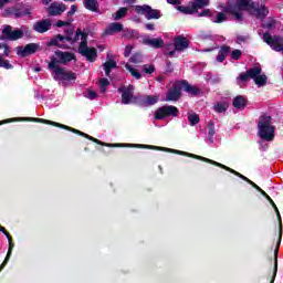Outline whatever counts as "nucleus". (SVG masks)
<instances>
[{
	"label": "nucleus",
	"mask_w": 283,
	"mask_h": 283,
	"mask_svg": "<svg viewBox=\"0 0 283 283\" xmlns=\"http://www.w3.org/2000/svg\"><path fill=\"white\" fill-rule=\"evenodd\" d=\"M33 30L34 32H39V34H45L49 30H52V20L50 19H44L36 21L33 24Z\"/></svg>",
	"instance_id": "nucleus-17"
},
{
	"label": "nucleus",
	"mask_w": 283,
	"mask_h": 283,
	"mask_svg": "<svg viewBox=\"0 0 283 283\" xmlns=\"http://www.w3.org/2000/svg\"><path fill=\"white\" fill-rule=\"evenodd\" d=\"M20 9L22 10L23 17H32V6L22 4Z\"/></svg>",
	"instance_id": "nucleus-41"
},
{
	"label": "nucleus",
	"mask_w": 283,
	"mask_h": 283,
	"mask_svg": "<svg viewBox=\"0 0 283 283\" xmlns=\"http://www.w3.org/2000/svg\"><path fill=\"white\" fill-rule=\"evenodd\" d=\"M83 6L86 10H90V12H98V1L96 0H84Z\"/></svg>",
	"instance_id": "nucleus-27"
},
{
	"label": "nucleus",
	"mask_w": 283,
	"mask_h": 283,
	"mask_svg": "<svg viewBox=\"0 0 283 283\" xmlns=\"http://www.w3.org/2000/svg\"><path fill=\"white\" fill-rule=\"evenodd\" d=\"M207 6H209V0H195L189 6H178L177 10L182 12V14H196L202 8H207Z\"/></svg>",
	"instance_id": "nucleus-5"
},
{
	"label": "nucleus",
	"mask_w": 283,
	"mask_h": 283,
	"mask_svg": "<svg viewBox=\"0 0 283 283\" xmlns=\"http://www.w3.org/2000/svg\"><path fill=\"white\" fill-rule=\"evenodd\" d=\"M126 70H128V72H130L132 76H134L135 78L140 80L142 78V74L140 72H138V70L132 67V65L126 64Z\"/></svg>",
	"instance_id": "nucleus-40"
},
{
	"label": "nucleus",
	"mask_w": 283,
	"mask_h": 283,
	"mask_svg": "<svg viewBox=\"0 0 283 283\" xmlns=\"http://www.w3.org/2000/svg\"><path fill=\"white\" fill-rule=\"evenodd\" d=\"M174 48L177 52H185L189 48V40L185 35L174 38Z\"/></svg>",
	"instance_id": "nucleus-19"
},
{
	"label": "nucleus",
	"mask_w": 283,
	"mask_h": 283,
	"mask_svg": "<svg viewBox=\"0 0 283 283\" xmlns=\"http://www.w3.org/2000/svg\"><path fill=\"white\" fill-rule=\"evenodd\" d=\"M164 151H169L170 154H177L178 156H187V158H189V154H190L187 151L176 150V149H171V148H164Z\"/></svg>",
	"instance_id": "nucleus-45"
},
{
	"label": "nucleus",
	"mask_w": 283,
	"mask_h": 283,
	"mask_svg": "<svg viewBox=\"0 0 283 283\" xmlns=\"http://www.w3.org/2000/svg\"><path fill=\"white\" fill-rule=\"evenodd\" d=\"M85 97L90 98V101H95V98H98V93H96V91L88 90Z\"/></svg>",
	"instance_id": "nucleus-50"
},
{
	"label": "nucleus",
	"mask_w": 283,
	"mask_h": 283,
	"mask_svg": "<svg viewBox=\"0 0 283 283\" xmlns=\"http://www.w3.org/2000/svg\"><path fill=\"white\" fill-rule=\"evenodd\" d=\"M180 114V111L178 107L174 105H165L155 112V118L156 120H165V118H169L170 116L176 117Z\"/></svg>",
	"instance_id": "nucleus-7"
},
{
	"label": "nucleus",
	"mask_w": 283,
	"mask_h": 283,
	"mask_svg": "<svg viewBox=\"0 0 283 283\" xmlns=\"http://www.w3.org/2000/svg\"><path fill=\"white\" fill-rule=\"evenodd\" d=\"M229 52H231V46L222 45L217 55L218 63H224V59L229 56Z\"/></svg>",
	"instance_id": "nucleus-25"
},
{
	"label": "nucleus",
	"mask_w": 283,
	"mask_h": 283,
	"mask_svg": "<svg viewBox=\"0 0 283 283\" xmlns=\"http://www.w3.org/2000/svg\"><path fill=\"white\" fill-rule=\"evenodd\" d=\"M48 69L53 72L54 81H64L65 83L70 81L76 80V73L66 70L65 67H61L60 65H56V57L51 56V63H49Z\"/></svg>",
	"instance_id": "nucleus-4"
},
{
	"label": "nucleus",
	"mask_w": 283,
	"mask_h": 283,
	"mask_svg": "<svg viewBox=\"0 0 283 283\" xmlns=\"http://www.w3.org/2000/svg\"><path fill=\"white\" fill-rule=\"evenodd\" d=\"M226 14L234 17L235 21H242V12H250L255 19L264 21L269 17V8L266 4L261 3L260 7L253 0H228L227 6L223 9Z\"/></svg>",
	"instance_id": "nucleus-1"
},
{
	"label": "nucleus",
	"mask_w": 283,
	"mask_h": 283,
	"mask_svg": "<svg viewBox=\"0 0 283 283\" xmlns=\"http://www.w3.org/2000/svg\"><path fill=\"white\" fill-rule=\"evenodd\" d=\"M99 143H95L96 145H101L102 147H136L137 149H155L156 151H165V147L160 146H151L145 144H108L104 143L101 139H97Z\"/></svg>",
	"instance_id": "nucleus-8"
},
{
	"label": "nucleus",
	"mask_w": 283,
	"mask_h": 283,
	"mask_svg": "<svg viewBox=\"0 0 283 283\" xmlns=\"http://www.w3.org/2000/svg\"><path fill=\"white\" fill-rule=\"evenodd\" d=\"M74 21V18H69L67 21L59 20L55 25L56 28H64L67 25H72V22Z\"/></svg>",
	"instance_id": "nucleus-43"
},
{
	"label": "nucleus",
	"mask_w": 283,
	"mask_h": 283,
	"mask_svg": "<svg viewBox=\"0 0 283 283\" xmlns=\"http://www.w3.org/2000/svg\"><path fill=\"white\" fill-rule=\"evenodd\" d=\"M126 39H138V31L136 30H127L124 34Z\"/></svg>",
	"instance_id": "nucleus-47"
},
{
	"label": "nucleus",
	"mask_w": 283,
	"mask_h": 283,
	"mask_svg": "<svg viewBox=\"0 0 283 283\" xmlns=\"http://www.w3.org/2000/svg\"><path fill=\"white\" fill-rule=\"evenodd\" d=\"M179 83L181 85V90L187 94H190V96H200V87L189 84L187 80H181Z\"/></svg>",
	"instance_id": "nucleus-20"
},
{
	"label": "nucleus",
	"mask_w": 283,
	"mask_h": 283,
	"mask_svg": "<svg viewBox=\"0 0 283 283\" xmlns=\"http://www.w3.org/2000/svg\"><path fill=\"white\" fill-rule=\"evenodd\" d=\"M3 54H0V56H10V54H12V49L10 48V45H8L7 43L3 44Z\"/></svg>",
	"instance_id": "nucleus-52"
},
{
	"label": "nucleus",
	"mask_w": 283,
	"mask_h": 283,
	"mask_svg": "<svg viewBox=\"0 0 283 283\" xmlns=\"http://www.w3.org/2000/svg\"><path fill=\"white\" fill-rule=\"evenodd\" d=\"M211 9H205L203 11L198 13V17H212Z\"/></svg>",
	"instance_id": "nucleus-56"
},
{
	"label": "nucleus",
	"mask_w": 283,
	"mask_h": 283,
	"mask_svg": "<svg viewBox=\"0 0 283 283\" xmlns=\"http://www.w3.org/2000/svg\"><path fill=\"white\" fill-rule=\"evenodd\" d=\"M223 21H227V15L223 12H218L214 23H223Z\"/></svg>",
	"instance_id": "nucleus-51"
},
{
	"label": "nucleus",
	"mask_w": 283,
	"mask_h": 283,
	"mask_svg": "<svg viewBox=\"0 0 283 283\" xmlns=\"http://www.w3.org/2000/svg\"><path fill=\"white\" fill-rule=\"evenodd\" d=\"M49 48L55 46V48H64L63 44L59 43V39L56 35L48 42Z\"/></svg>",
	"instance_id": "nucleus-48"
},
{
	"label": "nucleus",
	"mask_w": 283,
	"mask_h": 283,
	"mask_svg": "<svg viewBox=\"0 0 283 283\" xmlns=\"http://www.w3.org/2000/svg\"><path fill=\"white\" fill-rule=\"evenodd\" d=\"M0 67L4 70H14V66L10 63V60L3 59V55H0Z\"/></svg>",
	"instance_id": "nucleus-38"
},
{
	"label": "nucleus",
	"mask_w": 283,
	"mask_h": 283,
	"mask_svg": "<svg viewBox=\"0 0 283 283\" xmlns=\"http://www.w3.org/2000/svg\"><path fill=\"white\" fill-rule=\"evenodd\" d=\"M213 136H216V123L213 120L208 122V140L213 143Z\"/></svg>",
	"instance_id": "nucleus-32"
},
{
	"label": "nucleus",
	"mask_w": 283,
	"mask_h": 283,
	"mask_svg": "<svg viewBox=\"0 0 283 283\" xmlns=\"http://www.w3.org/2000/svg\"><path fill=\"white\" fill-rule=\"evenodd\" d=\"M143 72H145V74H154L156 72V66L154 64H150V65L145 64L143 66Z\"/></svg>",
	"instance_id": "nucleus-46"
},
{
	"label": "nucleus",
	"mask_w": 283,
	"mask_h": 283,
	"mask_svg": "<svg viewBox=\"0 0 283 283\" xmlns=\"http://www.w3.org/2000/svg\"><path fill=\"white\" fill-rule=\"evenodd\" d=\"M258 136L261 140H271L275 139V127L273 126V117L269 115H261L258 123Z\"/></svg>",
	"instance_id": "nucleus-2"
},
{
	"label": "nucleus",
	"mask_w": 283,
	"mask_h": 283,
	"mask_svg": "<svg viewBox=\"0 0 283 283\" xmlns=\"http://www.w3.org/2000/svg\"><path fill=\"white\" fill-rule=\"evenodd\" d=\"M8 242H9V249H8V252H7V255L3 260V262L0 265V272H2L3 269H6V266L8 265V262H10V258H12V251L14 249V241L12 239H10Z\"/></svg>",
	"instance_id": "nucleus-24"
},
{
	"label": "nucleus",
	"mask_w": 283,
	"mask_h": 283,
	"mask_svg": "<svg viewBox=\"0 0 283 283\" xmlns=\"http://www.w3.org/2000/svg\"><path fill=\"white\" fill-rule=\"evenodd\" d=\"M64 32L66 33L65 36H70L71 39H74V28L65 29Z\"/></svg>",
	"instance_id": "nucleus-60"
},
{
	"label": "nucleus",
	"mask_w": 283,
	"mask_h": 283,
	"mask_svg": "<svg viewBox=\"0 0 283 283\" xmlns=\"http://www.w3.org/2000/svg\"><path fill=\"white\" fill-rule=\"evenodd\" d=\"M229 109V104L227 103H217V105L214 106V112H217V114H224V112H227Z\"/></svg>",
	"instance_id": "nucleus-35"
},
{
	"label": "nucleus",
	"mask_w": 283,
	"mask_h": 283,
	"mask_svg": "<svg viewBox=\"0 0 283 283\" xmlns=\"http://www.w3.org/2000/svg\"><path fill=\"white\" fill-rule=\"evenodd\" d=\"M269 81V77H266L265 74H260L256 75V78L254 80L255 85H258V87H264V85H266V82Z\"/></svg>",
	"instance_id": "nucleus-33"
},
{
	"label": "nucleus",
	"mask_w": 283,
	"mask_h": 283,
	"mask_svg": "<svg viewBox=\"0 0 283 283\" xmlns=\"http://www.w3.org/2000/svg\"><path fill=\"white\" fill-rule=\"evenodd\" d=\"M260 74H262V67L254 66V67L249 69L245 73H241L239 78L243 83H247V81H249V78H253V81H254Z\"/></svg>",
	"instance_id": "nucleus-18"
},
{
	"label": "nucleus",
	"mask_w": 283,
	"mask_h": 283,
	"mask_svg": "<svg viewBox=\"0 0 283 283\" xmlns=\"http://www.w3.org/2000/svg\"><path fill=\"white\" fill-rule=\"evenodd\" d=\"M53 56L56 59L55 65H67L71 61H76V54L72 52H63L61 50L55 51Z\"/></svg>",
	"instance_id": "nucleus-11"
},
{
	"label": "nucleus",
	"mask_w": 283,
	"mask_h": 283,
	"mask_svg": "<svg viewBox=\"0 0 283 283\" xmlns=\"http://www.w3.org/2000/svg\"><path fill=\"white\" fill-rule=\"evenodd\" d=\"M274 211L276 213V218L279 220V224H280V230H279V241L276 244V249H277V253H280V244L282 243V216L280 214V209L274 208Z\"/></svg>",
	"instance_id": "nucleus-29"
},
{
	"label": "nucleus",
	"mask_w": 283,
	"mask_h": 283,
	"mask_svg": "<svg viewBox=\"0 0 283 283\" xmlns=\"http://www.w3.org/2000/svg\"><path fill=\"white\" fill-rule=\"evenodd\" d=\"M188 158H195V160H201L202 163L209 161V158L202 157L200 155H193L189 153Z\"/></svg>",
	"instance_id": "nucleus-53"
},
{
	"label": "nucleus",
	"mask_w": 283,
	"mask_h": 283,
	"mask_svg": "<svg viewBox=\"0 0 283 283\" xmlns=\"http://www.w3.org/2000/svg\"><path fill=\"white\" fill-rule=\"evenodd\" d=\"M77 52L82 56H85V59H87L90 63H94V61H96V56H98V51L96 50V48H90L87 46V44L85 48L78 46Z\"/></svg>",
	"instance_id": "nucleus-16"
},
{
	"label": "nucleus",
	"mask_w": 283,
	"mask_h": 283,
	"mask_svg": "<svg viewBox=\"0 0 283 283\" xmlns=\"http://www.w3.org/2000/svg\"><path fill=\"white\" fill-rule=\"evenodd\" d=\"M65 10H67V7L63 2H61V3L52 2L46 8V12H48L49 17H61V14H63V12H65Z\"/></svg>",
	"instance_id": "nucleus-15"
},
{
	"label": "nucleus",
	"mask_w": 283,
	"mask_h": 283,
	"mask_svg": "<svg viewBox=\"0 0 283 283\" xmlns=\"http://www.w3.org/2000/svg\"><path fill=\"white\" fill-rule=\"evenodd\" d=\"M188 120L191 125V127L198 125L200 123V116L196 113L188 114Z\"/></svg>",
	"instance_id": "nucleus-36"
},
{
	"label": "nucleus",
	"mask_w": 283,
	"mask_h": 283,
	"mask_svg": "<svg viewBox=\"0 0 283 283\" xmlns=\"http://www.w3.org/2000/svg\"><path fill=\"white\" fill-rule=\"evenodd\" d=\"M99 85L103 87H108L109 85V80H107L106 77H103L99 80Z\"/></svg>",
	"instance_id": "nucleus-61"
},
{
	"label": "nucleus",
	"mask_w": 283,
	"mask_h": 283,
	"mask_svg": "<svg viewBox=\"0 0 283 283\" xmlns=\"http://www.w3.org/2000/svg\"><path fill=\"white\" fill-rule=\"evenodd\" d=\"M77 10H78V7H76V4H72L71 10L66 13V17L69 19H72V17H74V14H76Z\"/></svg>",
	"instance_id": "nucleus-54"
},
{
	"label": "nucleus",
	"mask_w": 283,
	"mask_h": 283,
	"mask_svg": "<svg viewBox=\"0 0 283 283\" xmlns=\"http://www.w3.org/2000/svg\"><path fill=\"white\" fill-rule=\"evenodd\" d=\"M129 9L122 7L117 10V12H115V21H120V19H123V17L127 15Z\"/></svg>",
	"instance_id": "nucleus-37"
},
{
	"label": "nucleus",
	"mask_w": 283,
	"mask_h": 283,
	"mask_svg": "<svg viewBox=\"0 0 283 283\" xmlns=\"http://www.w3.org/2000/svg\"><path fill=\"white\" fill-rule=\"evenodd\" d=\"M176 52H178V50H176V48L172 51L169 52H164L165 56L169 55L170 59H174V56H176Z\"/></svg>",
	"instance_id": "nucleus-62"
},
{
	"label": "nucleus",
	"mask_w": 283,
	"mask_h": 283,
	"mask_svg": "<svg viewBox=\"0 0 283 283\" xmlns=\"http://www.w3.org/2000/svg\"><path fill=\"white\" fill-rule=\"evenodd\" d=\"M19 39H23V30L21 29L12 30V25L6 24L2 30L0 40L1 41H19Z\"/></svg>",
	"instance_id": "nucleus-9"
},
{
	"label": "nucleus",
	"mask_w": 283,
	"mask_h": 283,
	"mask_svg": "<svg viewBox=\"0 0 283 283\" xmlns=\"http://www.w3.org/2000/svg\"><path fill=\"white\" fill-rule=\"evenodd\" d=\"M119 32H123V24L119 22H112L104 30V34L106 36H112L113 34H118Z\"/></svg>",
	"instance_id": "nucleus-22"
},
{
	"label": "nucleus",
	"mask_w": 283,
	"mask_h": 283,
	"mask_svg": "<svg viewBox=\"0 0 283 283\" xmlns=\"http://www.w3.org/2000/svg\"><path fill=\"white\" fill-rule=\"evenodd\" d=\"M55 36L57 38V41L61 43H63V41H67L69 43H74V38L61 35V34H57Z\"/></svg>",
	"instance_id": "nucleus-49"
},
{
	"label": "nucleus",
	"mask_w": 283,
	"mask_h": 283,
	"mask_svg": "<svg viewBox=\"0 0 283 283\" xmlns=\"http://www.w3.org/2000/svg\"><path fill=\"white\" fill-rule=\"evenodd\" d=\"M264 28H266L268 30H273V28H275V20H269L265 24Z\"/></svg>",
	"instance_id": "nucleus-59"
},
{
	"label": "nucleus",
	"mask_w": 283,
	"mask_h": 283,
	"mask_svg": "<svg viewBox=\"0 0 283 283\" xmlns=\"http://www.w3.org/2000/svg\"><path fill=\"white\" fill-rule=\"evenodd\" d=\"M223 169H224L226 171H229L230 174H233V176H235V174L238 172L237 170H233L232 168H230V167H228V166L223 167Z\"/></svg>",
	"instance_id": "nucleus-64"
},
{
	"label": "nucleus",
	"mask_w": 283,
	"mask_h": 283,
	"mask_svg": "<svg viewBox=\"0 0 283 283\" xmlns=\"http://www.w3.org/2000/svg\"><path fill=\"white\" fill-rule=\"evenodd\" d=\"M39 48L40 45L38 43H29L25 46H18L17 54L18 56L25 59V56L36 54V52H39Z\"/></svg>",
	"instance_id": "nucleus-14"
},
{
	"label": "nucleus",
	"mask_w": 283,
	"mask_h": 283,
	"mask_svg": "<svg viewBox=\"0 0 283 283\" xmlns=\"http://www.w3.org/2000/svg\"><path fill=\"white\" fill-rule=\"evenodd\" d=\"M230 57L232 61H240L242 57V51L240 49H235L231 52Z\"/></svg>",
	"instance_id": "nucleus-42"
},
{
	"label": "nucleus",
	"mask_w": 283,
	"mask_h": 283,
	"mask_svg": "<svg viewBox=\"0 0 283 283\" xmlns=\"http://www.w3.org/2000/svg\"><path fill=\"white\" fill-rule=\"evenodd\" d=\"M117 92L122 94L123 105H130L134 98V85L129 84L128 86H122L117 88Z\"/></svg>",
	"instance_id": "nucleus-13"
},
{
	"label": "nucleus",
	"mask_w": 283,
	"mask_h": 283,
	"mask_svg": "<svg viewBox=\"0 0 283 283\" xmlns=\"http://www.w3.org/2000/svg\"><path fill=\"white\" fill-rule=\"evenodd\" d=\"M116 67H118V65L116 64V61L114 60L106 61L104 63V72L106 76H109V74H112V70H116Z\"/></svg>",
	"instance_id": "nucleus-30"
},
{
	"label": "nucleus",
	"mask_w": 283,
	"mask_h": 283,
	"mask_svg": "<svg viewBox=\"0 0 283 283\" xmlns=\"http://www.w3.org/2000/svg\"><path fill=\"white\" fill-rule=\"evenodd\" d=\"M209 165H214V167H220V169H224V167H227V166H224L223 164H220V163H218V161H214L213 159H208V161H207Z\"/></svg>",
	"instance_id": "nucleus-58"
},
{
	"label": "nucleus",
	"mask_w": 283,
	"mask_h": 283,
	"mask_svg": "<svg viewBox=\"0 0 283 283\" xmlns=\"http://www.w3.org/2000/svg\"><path fill=\"white\" fill-rule=\"evenodd\" d=\"M277 276V248L274 250V271L270 283H275V277Z\"/></svg>",
	"instance_id": "nucleus-39"
},
{
	"label": "nucleus",
	"mask_w": 283,
	"mask_h": 283,
	"mask_svg": "<svg viewBox=\"0 0 283 283\" xmlns=\"http://www.w3.org/2000/svg\"><path fill=\"white\" fill-rule=\"evenodd\" d=\"M156 103H158L157 95H144V107L156 105Z\"/></svg>",
	"instance_id": "nucleus-31"
},
{
	"label": "nucleus",
	"mask_w": 283,
	"mask_h": 283,
	"mask_svg": "<svg viewBox=\"0 0 283 283\" xmlns=\"http://www.w3.org/2000/svg\"><path fill=\"white\" fill-rule=\"evenodd\" d=\"M165 72H166V74H171L174 72V64L169 60L166 61Z\"/></svg>",
	"instance_id": "nucleus-55"
},
{
	"label": "nucleus",
	"mask_w": 283,
	"mask_h": 283,
	"mask_svg": "<svg viewBox=\"0 0 283 283\" xmlns=\"http://www.w3.org/2000/svg\"><path fill=\"white\" fill-rule=\"evenodd\" d=\"M132 50H134V48L132 45H126L125 50H124V56L125 59L129 57V55L132 54Z\"/></svg>",
	"instance_id": "nucleus-57"
},
{
	"label": "nucleus",
	"mask_w": 283,
	"mask_h": 283,
	"mask_svg": "<svg viewBox=\"0 0 283 283\" xmlns=\"http://www.w3.org/2000/svg\"><path fill=\"white\" fill-rule=\"evenodd\" d=\"M88 36H90V32H85V31H82L81 29H76L75 35L73 38V43H77V41L81 39L78 48H86Z\"/></svg>",
	"instance_id": "nucleus-21"
},
{
	"label": "nucleus",
	"mask_w": 283,
	"mask_h": 283,
	"mask_svg": "<svg viewBox=\"0 0 283 283\" xmlns=\"http://www.w3.org/2000/svg\"><path fill=\"white\" fill-rule=\"evenodd\" d=\"M145 28H146V30H150V31L156 30V27H155L154 23H146V24H145Z\"/></svg>",
	"instance_id": "nucleus-63"
},
{
	"label": "nucleus",
	"mask_w": 283,
	"mask_h": 283,
	"mask_svg": "<svg viewBox=\"0 0 283 283\" xmlns=\"http://www.w3.org/2000/svg\"><path fill=\"white\" fill-rule=\"evenodd\" d=\"M181 96H182V86L180 84V81H178L172 84L171 88L168 90L166 94V101L168 102L180 101Z\"/></svg>",
	"instance_id": "nucleus-12"
},
{
	"label": "nucleus",
	"mask_w": 283,
	"mask_h": 283,
	"mask_svg": "<svg viewBox=\"0 0 283 283\" xmlns=\"http://www.w3.org/2000/svg\"><path fill=\"white\" fill-rule=\"evenodd\" d=\"M130 103H133V105H140L142 107H145V95H133V99Z\"/></svg>",
	"instance_id": "nucleus-34"
},
{
	"label": "nucleus",
	"mask_w": 283,
	"mask_h": 283,
	"mask_svg": "<svg viewBox=\"0 0 283 283\" xmlns=\"http://www.w3.org/2000/svg\"><path fill=\"white\" fill-rule=\"evenodd\" d=\"M144 43L145 45H150L151 48H155V50H160V48H165V40H163V38L145 39Z\"/></svg>",
	"instance_id": "nucleus-23"
},
{
	"label": "nucleus",
	"mask_w": 283,
	"mask_h": 283,
	"mask_svg": "<svg viewBox=\"0 0 283 283\" xmlns=\"http://www.w3.org/2000/svg\"><path fill=\"white\" fill-rule=\"evenodd\" d=\"M263 41L270 45L274 52H282L283 54V38L281 35H272L270 32L263 33Z\"/></svg>",
	"instance_id": "nucleus-6"
},
{
	"label": "nucleus",
	"mask_w": 283,
	"mask_h": 283,
	"mask_svg": "<svg viewBox=\"0 0 283 283\" xmlns=\"http://www.w3.org/2000/svg\"><path fill=\"white\" fill-rule=\"evenodd\" d=\"M135 12H137V14H145V18L148 21H151V19H160V17H163L160 10L153 9L149 4L136 6Z\"/></svg>",
	"instance_id": "nucleus-10"
},
{
	"label": "nucleus",
	"mask_w": 283,
	"mask_h": 283,
	"mask_svg": "<svg viewBox=\"0 0 283 283\" xmlns=\"http://www.w3.org/2000/svg\"><path fill=\"white\" fill-rule=\"evenodd\" d=\"M6 17L12 14L15 19H21L23 17V10L21 8H8L4 10Z\"/></svg>",
	"instance_id": "nucleus-28"
},
{
	"label": "nucleus",
	"mask_w": 283,
	"mask_h": 283,
	"mask_svg": "<svg viewBox=\"0 0 283 283\" xmlns=\"http://www.w3.org/2000/svg\"><path fill=\"white\" fill-rule=\"evenodd\" d=\"M232 105L235 109H244V107H247V98L242 95H238L233 98Z\"/></svg>",
	"instance_id": "nucleus-26"
},
{
	"label": "nucleus",
	"mask_w": 283,
	"mask_h": 283,
	"mask_svg": "<svg viewBox=\"0 0 283 283\" xmlns=\"http://www.w3.org/2000/svg\"><path fill=\"white\" fill-rule=\"evenodd\" d=\"M28 120H31L32 123H42L43 125H52V127H60V129H65L66 132H72V134H76L77 136H82L83 138H86L87 140H92V143H101L96 137H92L91 135H87V133L81 132L76 128H72L71 126H67L65 124L52 122L50 119L39 118V117H29Z\"/></svg>",
	"instance_id": "nucleus-3"
},
{
	"label": "nucleus",
	"mask_w": 283,
	"mask_h": 283,
	"mask_svg": "<svg viewBox=\"0 0 283 283\" xmlns=\"http://www.w3.org/2000/svg\"><path fill=\"white\" fill-rule=\"evenodd\" d=\"M129 62L130 63H143V54H140V53H135V54H133L132 56H130V59H129Z\"/></svg>",
	"instance_id": "nucleus-44"
}]
</instances>
